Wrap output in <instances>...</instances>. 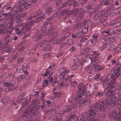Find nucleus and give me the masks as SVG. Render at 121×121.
<instances>
[{"instance_id":"obj_1","label":"nucleus","mask_w":121,"mask_h":121,"mask_svg":"<svg viewBox=\"0 0 121 121\" xmlns=\"http://www.w3.org/2000/svg\"><path fill=\"white\" fill-rule=\"evenodd\" d=\"M35 17L34 16L30 17L28 19V23L24 27H22L20 29L19 31L17 32V33L18 35H20L22 32L23 34H25L26 32H27L30 31L31 30V26H33V24L38 22L39 20H37L36 21H35Z\"/></svg>"},{"instance_id":"obj_2","label":"nucleus","mask_w":121,"mask_h":121,"mask_svg":"<svg viewBox=\"0 0 121 121\" xmlns=\"http://www.w3.org/2000/svg\"><path fill=\"white\" fill-rule=\"evenodd\" d=\"M110 100L108 99L103 101L100 100L95 104L94 106L95 109H97L100 111H103L105 108H107L108 105H110L111 106H113V103H111Z\"/></svg>"},{"instance_id":"obj_3","label":"nucleus","mask_w":121,"mask_h":121,"mask_svg":"<svg viewBox=\"0 0 121 121\" xmlns=\"http://www.w3.org/2000/svg\"><path fill=\"white\" fill-rule=\"evenodd\" d=\"M15 9L12 11H11L10 13H5L4 16L7 19H10L12 20V21H13L15 20L16 23H18L21 21V19L19 17H16V15L18 12L15 11Z\"/></svg>"},{"instance_id":"obj_4","label":"nucleus","mask_w":121,"mask_h":121,"mask_svg":"<svg viewBox=\"0 0 121 121\" xmlns=\"http://www.w3.org/2000/svg\"><path fill=\"white\" fill-rule=\"evenodd\" d=\"M19 5L16 8L17 9L15 11L16 12H21L24 9H26L27 7L30 6L31 4V3L30 1L26 2L24 0H21L18 2Z\"/></svg>"},{"instance_id":"obj_5","label":"nucleus","mask_w":121,"mask_h":121,"mask_svg":"<svg viewBox=\"0 0 121 121\" xmlns=\"http://www.w3.org/2000/svg\"><path fill=\"white\" fill-rule=\"evenodd\" d=\"M78 88L80 91V92H79L78 93L77 97L73 98L74 101H76L78 99H81L82 97V95L84 96V95H86V94H87L85 92L83 94V92H84V91L86 89V86L84 85L82 83L79 84L78 85Z\"/></svg>"},{"instance_id":"obj_6","label":"nucleus","mask_w":121,"mask_h":121,"mask_svg":"<svg viewBox=\"0 0 121 121\" xmlns=\"http://www.w3.org/2000/svg\"><path fill=\"white\" fill-rule=\"evenodd\" d=\"M115 94L114 91L112 92L110 90L108 91L106 94V95L107 96V99L110 100L111 103H112L113 105H114L117 99V98L115 97L114 95Z\"/></svg>"},{"instance_id":"obj_7","label":"nucleus","mask_w":121,"mask_h":121,"mask_svg":"<svg viewBox=\"0 0 121 121\" xmlns=\"http://www.w3.org/2000/svg\"><path fill=\"white\" fill-rule=\"evenodd\" d=\"M89 116L87 117V121H99L98 119L94 118L95 112L92 108H90L88 112Z\"/></svg>"},{"instance_id":"obj_8","label":"nucleus","mask_w":121,"mask_h":121,"mask_svg":"<svg viewBox=\"0 0 121 121\" xmlns=\"http://www.w3.org/2000/svg\"><path fill=\"white\" fill-rule=\"evenodd\" d=\"M58 71L60 74L59 77L61 78H62L64 77L65 73H68L69 72V70H67L66 68H64L60 69Z\"/></svg>"},{"instance_id":"obj_9","label":"nucleus","mask_w":121,"mask_h":121,"mask_svg":"<svg viewBox=\"0 0 121 121\" xmlns=\"http://www.w3.org/2000/svg\"><path fill=\"white\" fill-rule=\"evenodd\" d=\"M99 54L98 52H95L93 54L90 56L89 57V58L91 60V62L92 61H97L98 59V56Z\"/></svg>"},{"instance_id":"obj_10","label":"nucleus","mask_w":121,"mask_h":121,"mask_svg":"<svg viewBox=\"0 0 121 121\" xmlns=\"http://www.w3.org/2000/svg\"><path fill=\"white\" fill-rule=\"evenodd\" d=\"M48 33L50 34L52 37L54 38L57 37V32L53 28V26H51L50 27L48 31Z\"/></svg>"},{"instance_id":"obj_11","label":"nucleus","mask_w":121,"mask_h":121,"mask_svg":"<svg viewBox=\"0 0 121 121\" xmlns=\"http://www.w3.org/2000/svg\"><path fill=\"white\" fill-rule=\"evenodd\" d=\"M89 110H88L87 112H85L83 115H80L79 116L81 121H87V116H89Z\"/></svg>"},{"instance_id":"obj_12","label":"nucleus","mask_w":121,"mask_h":121,"mask_svg":"<svg viewBox=\"0 0 121 121\" xmlns=\"http://www.w3.org/2000/svg\"><path fill=\"white\" fill-rule=\"evenodd\" d=\"M119 74L118 73L117 70H115L111 74L110 76V78L112 79V80L113 81L116 80V78L118 77Z\"/></svg>"},{"instance_id":"obj_13","label":"nucleus","mask_w":121,"mask_h":121,"mask_svg":"<svg viewBox=\"0 0 121 121\" xmlns=\"http://www.w3.org/2000/svg\"><path fill=\"white\" fill-rule=\"evenodd\" d=\"M47 28V26L45 25H43L41 27V30H42L44 31L43 32V34H44V32H45V30ZM43 35H44V34H42L41 33H39L38 34V35H37V39H39L41 38L43 36Z\"/></svg>"},{"instance_id":"obj_14","label":"nucleus","mask_w":121,"mask_h":121,"mask_svg":"<svg viewBox=\"0 0 121 121\" xmlns=\"http://www.w3.org/2000/svg\"><path fill=\"white\" fill-rule=\"evenodd\" d=\"M15 84V83L14 82V83H12V84L11 83H8L7 82H5L4 84V86H6V87H9V88H6L4 90L5 91H6L8 90L9 91L11 90L10 87L14 86Z\"/></svg>"},{"instance_id":"obj_15","label":"nucleus","mask_w":121,"mask_h":121,"mask_svg":"<svg viewBox=\"0 0 121 121\" xmlns=\"http://www.w3.org/2000/svg\"><path fill=\"white\" fill-rule=\"evenodd\" d=\"M115 82H112L111 83H110L109 82L106 83V85L107 86H108L107 87V89L108 88L109 89H112L113 88H115V86H116V84H115Z\"/></svg>"},{"instance_id":"obj_16","label":"nucleus","mask_w":121,"mask_h":121,"mask_svg":"<svg viewBox=\"0 0 121 121\" xmlns=\"http://www.w3.org/2000/svg\"><path fill=\"white\" fill-rule=\"evenodd\" d=\"M32 111L31 108H29L25 111V112L22 115V116L25 118H27L28 115L31 113Z\"/></svg>"},{"instance_id":"obj_17","label":"nucleus","mask_w":121,"mask_h":121,"mask_svg":"<svg viewBox=\"0 0 121 121\" xmlns=\"http://www.w3.org/2000/svg\"><path fill=\"white\" fill-rule=\"evenodd\" d=\"M76 104H68L67 106V109L65 111L69 112L72 110L73 108L76 107Z\"/></svg>"},{"instance_id":"obj_18","label":"nucleus","mask_w":121,"mask_h":121,"mask_svg":"<svg viewBox=\"0 0 121 121\" xmlns=\"http://www.w3.org/2000/svg\"><path fill=\"white\" fill-rule=\"evenodd\" d=\"M89 102V101L87 100L85 98L84 99H81L78 102V104H81L83 103H85L86 104Z\"/></svg>"},{"instance_id":"obj_19","label":"nucleus","mask_w":121,"mask_h":121,"mask_svg":"<svg viewBox=\"0 0 121 121\" xmlns=\"http://www.w3.org/2000/svg\"><path fill=\"white\" fill-rule=\"evenodd\" d=\"M105 13V11L103 10H100L97 14V17H100L101 16H102L104 15Z\"/></svg>"},{"instance_id":"obj_20","label":"nucleus","mask_w":121,"mask_h":121,"mask_svg":"<svg viewBox=\"0 0 121 121\" xmlns=\"http://www.w3.org/2000/svg\"><path fill=\"white\" fill-rule=\"evenodd\" d=\"M117 112L116 111H114L112 113L109 115V117L111 118L114 119L117 116Z\"/></svg>"},{"instance_id":"obj_21","label":"nucleus","mask_w":121,"mask_h":121,"mask_svg":"<svg viewBox=\"0 0 121 121\" xmlns=\"http://www.w3.org/2000/svg\"><path fill=\"white\" fill-rule=\"evenodd\" d=\"M121 25V22H118L114 23L112 24V26L113 28H116L119 27Z\"/></svg>"},{"instance_id":"obj_22","label":"nucleus","mask_w":121,"mask_h":121,"mask_svg":"<svg viewBox=\"0 0 121 121\" xmlns=\"http://www.w3.org/2000/svg\"><path fill=\"white\" fill-rule=\"evenodd\" d=\"M118 102L119 104L117 106V108L119 110V111L118 112V113L120 115L121 114V99L119 100Z\"/></svg>"},{"instance_id":"obj_23","label":"nucleus","mask_w":121,"mask_h":121,"mask_svg":"<svg viewBox=\"0 0 121 121\" xmlns=\"http://www.w3.org/2000/svg\"><path fill=\"white\" fill-rule=\"evenodd\" d=\"M91 65L92 68L95 69H97L98 65L95 62V61L93 62L91 64Z\"/></svg>"},{"instance_id":"obj_24","label":"nucleus","mask_w":121,"mask_h":121,"mask_svg":"<svg viewBox=\"0 0 121 121\" xmlns=\"http://www.w3.org/2000/svg\"><path fill=\"white\" fill-rule=\"evenodd\" d=\"M10 99V97H5L2 100V102L3 103H6Z\"/></svg>"},{"instance_id":"obj_25","label":"nucleus","mask_w":121,"mask_h":121,"mask_svg":"<svg viewBox=\"0 0 121 121\" xmlns=\"http://www.w3.org/2000/svg\"><path fill=\"white\" fill-rule=\"evenodd\" d=\"M24 67L22 66H20L18 67L17 69V71L18 73H20L22 72L23 69Z\"/></svg>"},{"instance_id":"obj_26","label":"nucleus","mask_w":121,"mask_h":121,"mask_svg":"<svg viewBox=\"0 0 121 121\" xmlns=\"http://www.w3.org/2000/svg\"><path fill=\"white\" fill-rule=\"evenodd\" d=\"M51 69V67L48 68V69L46 70V73L44 74V76L45 77L46 76L50 73V71Z\"/></svg>"},{"instance_id":"obj_27","label":"nucleus","mask_w":121,"mask_h":121,"mask_svg":"<svg viewBox=\"0 0 121 121\" xmlns=\"http://www.w3.org/2000/svg\"><path fill=\"white\" fill-rule=\"evenodd\" d=\"M121 49V44L117 46H115L114 48V50L115 51H118Z\"/></svg>"},{"instance_id":"obj_28","label":"nucleus","mask_w":121,"mask_h":121,"mask_svg":"<svg viewBox=\"0 0 121 121\" xmlns=\"http://www.w3.org/2000/svg\"><path fill=\"white\" fill-rule=\"evenodd\" d=\"M69 82L71 83V86L73 87L75 86L77 84V82L75 81L72 82L71 80H70Z\"/></svg>"},{"instance_id":"obj_29","label":"nucleus","mask_w":121,"mask_h":121,"mask_svg":"<svg viewBox=\"0 0 121 121\" xmlns=\"http://www.w3.org/2000/svg\"><path fill=\"white\" fill-rule=\"evenodd\" d=\"M51 48V46L49 44L46 45L44 49L45 50L48 51L50 50Z\"/></svg>"},{"instance_id":"obj_30","label":"nucleus","mask_w":121,"mask_h":121,"mask_svg":"<svg viewBox=\"0 0 121 121\" xmlns=\"http://www.w3.org/2000/svg\"><path fill=\"white\" fill-rule=\"evenodd\" d=\"M26 76L24 75H22L18 76L17 78V79L19 81H20L25 78Z\"/></svg>"},{"instance_id":"obj_31","label":"nucleus","mask_w":121,"mask_h":121,"mask_svg":"<svg viewBox=\"0 0 121 121\" xmlns=\"http://www.w3.org/2000/svg\"><path fill=\"white\" fill-rule=\"evenodd\" d=\"M53 94L56 97H59L61 95V93L60 92H54Z\"/></svg>"},{"instance_id":"obj_32","label":"nucleus","mask_w":121,"mask_h":121,"mask_svg":"<svg viewBox=\"0 0 121 121\" xmlns=\"http://www.w3.org/2000/svg\"><path fill=\"white\" fill-rule=\"evenodd\" d=\"M78 65L76 64L75 63H73L72 66L73 69L75 70L77 69L78 68Z\"/></svg>"},{"instance_id":"obj_33","label":"nucleus","mask_w":121,"mask_h":121,"mask_svg":"<svg viewBox=\"0 0 121 121\" xmlns=\"http://www.w3.org/2000/svg\"><path fill=\"white\" fill-rule=\"evenodd\" d=\"M107 46V44L106 42L104 44H103L101 46V48H100L101 50H102L106 48Z\"/></svg>"},{"instance_id":"obj_34","label":"nucleus","mask_w":121,"mask_h":121,"mask_svg":"<svg viewBox=\"0 0 121 121\" xmlns=\"http://www.w3.org/2000/svg\"><path fill=\"white\" fill-rule=\"evenodd\" d=\"M98 37V35H93L92 36L93 39H94V41L95 42L97 41L98 39L97 37Z\"/></svg>"},{"instance_id":"obj_35","label":"nucleus","mask_w":121,"mask_h":121,"mask_svg":"<svg viewBox=\"0 0 121 121\" xmlns=\"http://www.w3.org/2000/svg\"><path fill=\"white\" fill-rule=\"evenodd\" d=\"M35 17V21H36V20L37 19H38L37 20H39V21L38 22H39L41 20V19H44L45 17L46 16H45L44 15H43L41 17H40L39 18H37L36 19Z\"/></svg>"},{"instance_id":"obj_36","label":"nucleus","mask_w":121,"mask_h":121,"mask_svg":"<svg viewBox=\"0 0 121 121\" xmlns=\"http://www.w3.org/2000/svg\"><path fill=\"white\" fill-rule=\"evenodd\" d=\"M88 30L87 28L85 27L82 28V32L83 34L86 33L88 31Z\"/></svg>"},{"instance_id":"obj_37","label":"nucleus","mask_w":121,"mask_h":121,"mask_svg":"<svg viewBox=\"0 0 121 121\" xmlns=\"http://www.w3.org/2000/svg\"><path fill=\"white\" fill-rule=\"evenodd\" d=\"M74 41L73 39H69L67 41V44L68 45H70L72 44L73 43Z\"/></svg>"},{"instance_id":"obj_38","label":"nucleus","mask_w":121,"mask_h":121,"mask_svg":"<svg viewBox=\"0 0 121 121\" xmlns=\"http://www.w3.org/2000/svg\"><path fill=\"white\" fill-rule=\"evenodd\" d=\"M99 118L101 120L104 119L105 117V116L104 114H101L99 115Z\"/></svg>"},{"instance_id":"obj_39","label":"nucleus","mask_w":121,"mask_h":121,"mask_svg":"<svg viewBox=\"0 0 121 121\" xmlns=\"http://www.w3.org/2000/svg\"><path fill=\"white\" fill-rule=\"evenodd\" d=\"M52 10L51 8L48 7L46 10V13L47 14H49L51 13Z\"/></svg>"},{"instance_id":"obj_40","label":"nucleus","mask_w":121,"mask_h":121,"mask_svg":"<svg viewBox=\"0 0 121 121\" xmlns=\"http://www.w3.org/2000/svg\"><path fill=\"white\" fill-rule=\"evenodd\" d=\"M68 11L66 9H64L62 10L61 12V15L63 16L65 14H66L68 13Z\"/></svg>"},{"instance_id":"obj_41","label":"nucleus","mask_w":121,"mask_h":121,"mask_svg":"<svg viewBox=\"0 0 121 121\" xmlns=\"http://www.w3.org/2000/svg\"><path fill=\"white\" fill-rule=\"evenodd\" d=\"M104 94V93L103 92H97V95H96V96H97L99 95V97L102 96Z\"/></svg>"},{"instance_id":"obj_42","label":"nucleus","mask_w":121,"mask_h":121,"mask_svg":"<svg viewBox=\"0 0 121 121\" xmlns=\"http://www.w3.org/2000/svg\"><path fill=\"white\" fill-rule=\"evenodd\" d=\"M48 81L46 80H44L43 82L42 85L44 87L46 85L45 84H46L47 86H48Z\"/></svg>"},{"instance_id":"obj_43","label":"nucleus","mask_w":121,"mask_h":121,"mask_svg":"<svg viewBox=\"0 0 121 121\" xmlns=\"http://www.w3.org/2000/svg\"><path fill=\"white\" fill-rule=\"evenodd\" d=\"M87 60L86 59H83L80 61V64L81 65H83L86 62Z\"/></svg>"},{"instance_id":"obj_44","label":"nucleus","mask_w":121,"mask_h":121,"mask_svg":"<svg viewBox=\"0 0 121 121\" xmlns=\"http://www.w3.org/2000/svg\"><path fill=\"white\" fill-rule=\"evenodd\" d=\"M107 19V17L106 16H104L102 17L100 21L102 22H103L106 21Z\"/></svg>"},{"instance_id":"obj_45","label":"nucleus","mask_w":121,"mask_h":121,"mask_svg":"<svg viewBox=\"0 0 121 121\" xmlns=\"http://www.w3.org/2000/svg\"><path fill=\"white\" fill-rule=\"evenodd\" d=\"M66 38V37L65 36H64L62 37L61 39L59 41L57 42V43L59 44L61 42L63 41Z\"/></svg>"},{"instance_id":"obj_46","label":"nucleus","mask_w":121,"mask_h":121,"mask_svg":"<svg viewBox=\"0 0 121 121\" xmlns=\"http://www.w3.org/2000/svg\"><path fill=\"white\" fill-rule=\"evenodd\" d=\"M110 63L112 64H116V65H118L119 64L118 63H117V62L114 60H111L110 62Z\"/></svg>"},{"instance_id":"obj_47","label":"nucleus","mask_w":121,"mask_h":121,"mask_svg":"<svg viewBox=\"0 0 121 121\" xmlns=\"http://www.w3.org/2000/svg\"><path fill=\"white\" fill-rule=\"evenodd\" d=\"M104 67L102 66H98L97 70H102L104 69Z\"/></svg>"},{"instance_id":"obj_48","label":"nucleus","mask_w":121,"mask_h":121,"mask_svg":"<svg viewBox=\"0 0 121 121\" xmlns=\"http://www.w3.org/2000/svg\"><path fill=\"white\" fill-rule=\"evenodd\" d=\"M93 10L92 11L91 13L92 14H94L97 12L98 10V9L97 8H94Z\"/></svg>"},{"instance_id":"obj_49","label":"nucleus","mask_w":121,"mask_h":121,"mask_svg":"<svg viewBox=\"0 0 121 121\" xmlns=\"http://www.w3.org/2000/svg\"><path fill=\"white\" fill-rule=\"evenodd\" d=\"M77 4V2L75 0H73L71 1L69 4V5L70 6L72 5H74Z\"/></svg>"},{"instance_id":"obj_50","label":"nucleus","mask_w":121,"mask_h":121,"mask_svg":"<svg viewBox=\"0 0 121 121\" xmlns=\"http://www.w3.org/2000/svg\"><path fill=\"white\" fill-rule=\"evenodd\" d=\"M12 74L11 73H10L7 74L5 76V77L6 78H9L11 77Z\"/></svg>"},{"instance_id":"obj_51","label":"nucleus","mask_w":121,"mask_h":121,"mask_svg":"<svg viewBox=\"0 0 121 121\" xmlns=\"http://www.w3.org/2000/svg\"><path fill=\"white\" fill-rule=\"evenodd\" d=\"M61 0H57L56 1V5L58 6V5L60 6L61 5Z\"/></svg>"},{"instance_id":"obj_52","label":"nucleus","mask_w":121,"mask_h":121,"mask_svg":"<svg viewBox=\"0 0 121 121\" xmlns=\"http://www.w3.org/2000/svg\"><path fill=\"white\" fill-rule=\"evenodd\" d=\"M114 119L115 120H117L118 121H121V117L120 116H118L117 115V116L115 117Z\"/></svg>"},{"instance_id":"obj_53","label":"nucleus","mask_w":121,"mask_h":121,"mask_svg":"<svg viewBox=\"0 0 121 121\" xmlns=\"http://www.w3.org/2000/svg\"><path fill=\"white\" fill-rule=\"evenodd\" d=\"M23 60V57L19 58L18 60V63H22Z\"/></svg>"},{"instance_id":"obj_54","label":"nucleus","mask_w":121,"mask_h":121,"mask_svg":"<svg viewBox=\"0 0 121 121\" xmlns=\"http://www.w3.org/2000/svg\"><path fill=\"white\" fill-rule=\"evenodd\" d=\"M87 1V0H83L81 2V5H83V4H85Z\"/></svg>"},{"instance_id":"obj_55","label":"nucleus","mask_w":121,"mask_h":121,"mask_svg":"<svg viewBox=\"0 0 121 121\" xmlns=\"http://www.w3.org/2000/svg\"><path fill=\"white\" fill-rule=\"evenodd\" d=\"M76 49V48L74 46H72L70 49V51L71 52L74 51Z\"/></svg>"},{"instance_id":"obj_56","label":"nucleus","mask_w":121,"mask_h":121,"mask_svg":"<svg viewBox=\"0 0 121 121\" xmlns=\"http://www.w3.org/2000/svg\"><path fill=\"white\" fill-rule=\"evenodd\" d=\"M109 4V1L108 0H106L104 3V4L105 6L108 5Z\"/></svg>"},{"instance_id":"obj_57","label":"nucleus","mask_w":121,"mask_h":121,"mask_svg":"<svg viewBox=\"0 0 121 121\" xmlns=\"http://www.w3.org/2000/svg\"><path fill=\"white\" fill-rule=\"evenodd\" d=\"M52 111V110L48 111L46 112V113L47 114L49 115L51 114Z\"/></svg>"},{"instance_id":"obj_58","label":"nucleus","mask_w":121,"mask_h":121,"mask_svg":"<svg viewBox=\"0 0 121 121\" xmlns=\"http://www.w3.org/2000/svg\"><path fill=\"white\" fill-rule=\"evenodd\" d=\"M87 38H85L82 39L81 40H80V42H83L85 41L86 40H87Z\"/></svg>"},{"instance_id":"obj_59","label":"nucleus","mask_w":121,"mask_h":121,"mask_svg":"<svg viewBox=\"0 0 121 121\" xmlns=\"http://www.w3.org/2000/svg\"><path fill=\"white\" fill-rule=\"evenodd\" d=\"M44 55H45L46 57H47L48 58H49L51 56V54H50L49 53H47L45 54Z\"/></svg>"},{"instance_id":"obj_60","label":"nucleus","mask_w":121,"mask_h":121,"mask_svg":"<svg viewBox=\"0 0 121 121\" xmlns=\"http://www.w3.org/2000/svg\"><path fill=\"white\" fill-rule=\"evenodd\" d=\"M53 80V77H50L49 78V81H50V82L51 83H52V81Z\"/></svg>"},{"instance_id":"obj_61","label":"nucleus","mask_w":121,"mask_h":121,"mask_svg":"<svg viewBox=\"0 0 121 121\" xmlns=\"http://www.w3.org/2000/svg\"><path fill=\"white\" fill-rule=\"evenodd\" d=\"M94 88L95 89H97L98 88V85L97 84H94Z\"/></svg>"},{"instance_id":"obj_62","label":"nucleus","mask_w":121,"mask_h":121,"mask_svg":"<svg viewBox=\"0 0 121 121\" xmlns=\"http://www.w3.org/2000/svg\"><path fill=\"white\" fill-rule=\"evenodd\" d=\"M46 43V41H42L40 44V46H43V44H45Z\"/></svg>"},{"instance_id":"obj_63","label":"nucleus","mask_w":121,"mask_h":121,"mask_svg":"<svg viewBox=\"0 0 121 121\" xmlns=\"http://www.w3.org/2000/svg\"><path fill=\"white\" fill-rule=\"evenodd\" d=\"M92 8V6L91 5H88L86 7V9L87 10H89Z\"/></svg>"},{"instance_id":"obj_64","label":"nucleus","mask_w":121,"mask_h":121,"mask_svg":"<svg viewBox=\"0 0 121 121\" xmlns=\"http://www.w3.org/2000/svg\"><path fill=\"white\" fill-rule=\"evenodd\" d=\"M81 33V32H79L78 33L77 35V37H79L82 35L81 34H80Z\"/></svg>"}]
</instances>
